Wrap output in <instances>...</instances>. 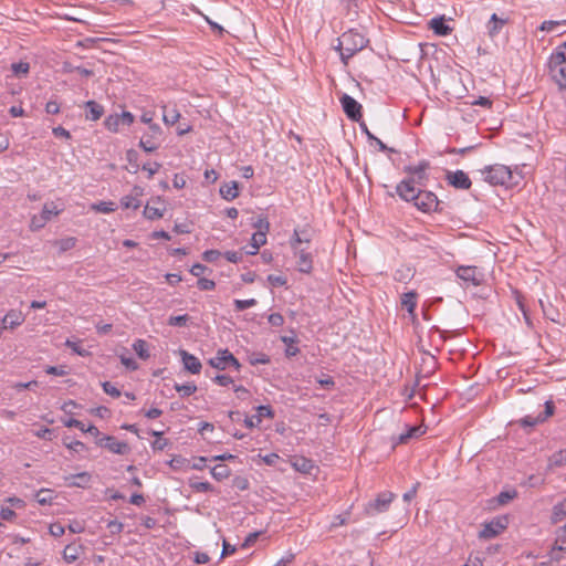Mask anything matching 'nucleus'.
Listing matches in <instances>:
<instances>
[{
  "mask_svg": "<svg viewBox=\"0 0 566 566\" xmlns=\"http://www.w3.org/2000/svg\"><path fill=\"white\" fill-rule=\"evenodd\" d=\"M455 274L465 286H479L482 282V274L478 271L476 266L460 265L455 270Z\"/></svg>",
  "mask_w": 566,
  "mask_h": 566,
  "instance_id": "obj_9",
  "label": "nucleus"
},
{
  "mask_svg": "<svg viewBox=\"0 0 566 566\" xmlns=\"http://www.w3.org/2000/svg\"><path fill=\"white\" fill-rule=\"evenodd\" d=\"M24 318L20 312L10 311L8 312L2 319V329L4 328H14L23 323Z\"/></svg>",
  "mask_w": 566,
  "mask_h": 566,
  "instance_id": "obj_21",
  "label": "nucleus"
},
{
  "mask_svg": "<svg viewBox=\"0 0 566 566\" xmlns=\"http://www.w3.org/2000/svg\"><path fill=\"white\" fill-rule=\"evenodd\" d=\"M481 172L484 180L492 186H505L513 177L511 169L500 164L488 166Z\"/></svg>",
  "mask_w": 566,
  "mask_h": 566,
  "instance_id": "obj_3",
  "label": "nucleus"
},
{
  "mask_svg": "<svg viewBox=\"0 0 566 566\" xmlns=\"http://www.w3.org/2000/svg\"><path fill=\"white\" fill-rule=\"evenodd\" d=\"M180 356L182 359L184 367L190 371L191 374H199L201 370V363L200 360L193 356L192 354L188 353L187 350H180Z\"/></svg>",
  "mask_w": 566,
  "mask_h": 566,
  "instance_id": "obj_15",
  "label": "nucleus"
},
{
  "mask_svg": "<svg viewBox=\"0 0 566 566\" xmlns=\"http://www.w3.org/2000/svg\"><path fill=\"white\" fill-rule=\"evenodd\" d=\"M339 102L342 104L343 111L346 114V116L355 122H359L363 117L361 114V105L350 95L343 94L339 98Z\"/></svg>",
  "mask_w": 566,
  "mask_h": 566,
  "instance_id": "obj_11",
  "label": "nucleus"
},
{
  "mask_svg": "<svg viewBox=\"0 0 566 566\" xmlns=\"http://www.w3.org/2000/svg\"><path fill=\"white\" fill-rule=\"evenodd\" d=\"M369 43V40L357 30L350 29L344 32L335 48L340 53V60L344 64L348 63L357 52L364 50Z\"/></svg>",
  "mask_w": 566,
  "mask_h": 566,
  "instance_id": "obj_2",
  "label": "nucleus"
},
{
  "mask_svg": "<svg viewBox=\"0 0 566 566\" xmlns=\"http://www.w3.org/2000/svg\"><path fill=\"white\" fill-rule=\"evenodd\" d=\"M401 305L408 311V313L413 314L417 307V293L415 291L403 293L401 295Z\"/></svg>",
  "mask_w": 566,
  "mask_h": 566,
  "instance_id": "obj_25",
  "label": "nucleus"
},
{
  "mask_svg": "<svg viewBox=\"0 0 566 566\" xmlns=\"http://www.w3.org/2000/svg\"><path fill=\"white\" fill-rule=\"evenodd\" d=\"M160 164L158 163H153V164H144L143 165V170L144 171H147L148 174V178H151L155 174L158 172V170L160 169Z\"/></svg>",
  "mask_w": 566,
  "mask_h": 566,
  "instance_id": "obj_62",
  "label": "nucleus"
},
{
  "mask_svg": "<svg viewBox=\"0 0 566 566\" xmlns=\"http://www.w3.org/2000/svg\"><path fill=\"white\" fill-rule=\"evenodd\" d=\"M235 311H244L247 308H250L256 304L255 298H249V300H234L233 302Z\"/></svg>",
  "mask_w": 566,
  "mask_h": 566,
  "instance_id": "obj_46",
  "label": "nucleus"
},
{
  "mask_svg": "<svg viewBox=\"0 0 566 566\" xmlns=\"http://www.w3.org/2000/svg\"><path fill=\"white\" fill-rule=\"evenodd\" d=\"M69 486L86 488L91 482V474L88 472H81L65 478Z\"/></svg>",
  "mask_w": 566,
  "mask_h": 566,
  "instance_id": "obj_20",
  "label": "nucleus"
},
{
  "mask_svg": "<svg viewBox=\"0 0 566 566\" xmlns=\"http://www.w3.org/2000/svg\"><path fill=\"white\" fill-rule=\"evenodd\" d=\"M506 20L505 19H502L500 18L496 13H493L491 15V19H490V22L488 24V28H489V33L491 35H494L496 33L500 32V30L503 28V25L505 24Z\"/></svg>",
  "mask_w": 566,
  "mask_h": 566,
  "instance_id": "obj_30",
  "label": "nucleus"
},
{
  "mask_svg": "<svg viewBox=\"0 0 566 566\" xmlns=\"http://www.w3.org/2000/svg\"><path fill=\"white\" fill-rule=\"evenodd\" d=\"M266 243V233L265 231H256L252 234L251 245L252 251H247L249 255H255L259 252V249Z\"/></svg>",
  "mask_w": 566,
  "mask_h": 566,
  "instance_id": "obj_23",
  "label": "nucleus"
},
{
  "mask_svg": "<svg viewBox=\"0 0 566 566\" xmlns=\"http://www.w3.org/2000/svg\"><path fill=\"white\" fill-rule=\"evenodd\" d=\"M15 516H17V513L13 510H11L10 507L2 506L0 509V517L2 520H4V521H12V520L15 518Z\"/></svg>",
  "mask_w": 566,
  "mask_h": 566,
  "instance_id": "obj_63",
  "label": "nucleus"
},
{
  "mask_svg": "<svg viewBox=\"0 0 566 566\" xmlns=\"http://www.w3.org/2000/svg\"><path fill=\"white\" fill-rule=\"evenodd\" d=\"M509 524L506 516H497L488 523H484L479 533V537L483 539H491L500 535Z\"/></svg>",
  "mask_w": 566,
  "mask_h": 566,
  "instance_id": "obj_6",
  "label": "nucleus"
},
{
  "mask_svg": "<svg viewBox=\"0 0 566 566\" xmlns=\"http://www.w3.org/2000/svg\"><path fill=\"white\" fill-rule=\"evenodd\" d=\"M151 434L157 437V439L151 443L153 449L154 450H164L167 447L168 441H167V439L161 438L163 432L153 431Z\"/></svg>",
  "mask_w": 566,
  "mask_h": 566,
  "instance_id": "obj_47",
  "label": "nucleus"
},
{
  "mask_svg": "<svg viewBox=\"0 0 566 566\" xmlns=\"http://www.w3.org/2000/svg\"><path fill=\"white\" fill-rule=\"evenodd\" d=\"M197 284L201 291H211L216 287L214 281L206 279V277H200L198 280Z\"/></svg>",
  "mask_w": 566,
  "mask_h": 566,
  "instance_id": "obj_56",
  "label": "nucleus"
},
{
  "mask_svg": "<svg viewBox=\"0 0 566 566\" xmlns=\"http://www.w3.org/2000/svg\"><path fill=\"white\" fill-rule=\"evenodd\" d=\"M11 70L17 76L25 75L29 73L30 65L27 62L13 63Z\"/></svg>",
  "mask_w": 566,
  "mask_h": 566,
  "instance_id": "obj_49",
  "label": "nucleus"
},
{
  "mask_svg": "<svg viewBox=\"0 0 566 566\" xmlns=\"http://www.w3.org/2000/svg\"><path fill=\"white\" fill-rule=\"evenodd\" d=\"M395 494L389 491L381 492L373 501H369L365 507L367 515H376L388 511L391 502L395 499Z\"/></svg>",
  "mask_w": 566,
  "mask_h": 566,
  "instance_id": "obj_5",
  "label": "nucleus"
},
{
  "mask_svg": "<svg viewBox=\"0 0 566 566\" xmlns=\"http://www.w3.org/2000/svg\"><path fill=\"white\" fill-rule=\"evenodd\" d=\"M139 147L143 148L146 153H153L155 151L156 149H158L159 147V144H157L155 140H154V137L150 136V137H143L139 142Z\"/></svg>",
  "mask_w": 566,
  "mask_h": 566,
  "instance_id": "obj_41",
  "label": "nucleus"
},
{
  "mask_svg": "<svg viewBox=\"0 0 566 566\" xmlns=\"http://www.w3.org/2000/svg\"><path fill=\"white\" fill-rule=\"evenodd\" d=\"M305 233H306L305 229H302V230L294 229L293 234L290 239V245H291L292 250L301 248V245L303 243L308 244L311 242V238H302V234H305Z\"/></svg>",
  "mask_w": 566,
  "mask_h": 566,
  "instance_id": "obj_26",
  "label": "nucleus"
},
{
  "mask_svg": "<svg viewBox=\"0 0 566 566\" xmlns=\"http://www.w3.org/2000/svg\"><path fill=\"white\" fill-rule=\"evenodd\" d=\"M294 256L296 258L297 270L302 273H310L313 269V256L304 248L293 250Z\"/></svg>",
  "mask_w": 566,
  "mask_h": 566,
  "instance_id": "obj_13",
  "label": "nucleus"
},
{
  "mask_svg": "<svg viewBox=\"0 0 566 566\" xmlns=\"http://www.w3.org/2000/svg\"><path fill=\"white\" fill-rule=\"evenodd\" d=\"M189 486L195 492L207 493L213 491V486L209 482L189 481Z\"/></svg>",
  "mask_w": 566,
  "mask_h": 566,
  "instance_id": "obj_38",
  "label": "nucleus"
},
{
  "mask_svg": "<svg viewBox=\"0 0 566 566\" xmlns=\"http://www.w3.org/2000/svg\"><path fill=\"white\" fill-rule=\"evenodd\" d=\"M82 549L83 548L81 545H74V544L66 545L63 551V559L69 564L74 563L75 560L78 559Z\"/></svg>",
  "mask_w": 566,
  "mask_h": 566,
  "instance_id": "obj_24",
  "label": "nucleus"
},
{
  "mask_svg": "<svg viewBox=\"0 0 566 566\" xmlns=\"http://www.w3.org/2000/svg\"><path fill=\"white\" fill-rule=\"evenodd\" d=\"M219 191L224 200H234L239 196V184L237 181L226 182L220 187Z\"/></svg>",
  "mask_w": 566,
  "mask_h": 566,
  "instance_id": "obj_19",
  "label": "nucleus"
},
{
  "mask_svg": "<svg viewBox=\"0 0 566 566\" xmlns=\"http://www.w3.org/2000/svg\"><path fill=\"white\" fill-rule=\"evenodd\" d=\"M53 499L52 491L49 489H41L35 494V500L40 505L51 504Z\"/></svg>",
  "mask_w": 566,
  "mask_h": 566,
  "instance_id": "obj_35",
  "label": "nucleus"
},
{
  "mask_svg": "<svg viewBox=\"0 0 566 566\" xmlns=\"http://www.w3.org/2000/svg\"><path fill=\"white\" fill-rule=\"evenodd\" d=\"M413 272L410 268H401L395 272V280L398 282H408L412 279Z\"/></svg>",
  "mask_w": 566,
  "mask_h": 566,
  "instance_id": "obj_40",
  "label": "nucleus"
},
{
  "mask_svg": "<svg viewBox=\"0 0 566 566\" xmlns=\"http://www.w3.org/2000/svg\"><path fill=\"white\" fill-rule=\"evenodd\" d=\"M423 433L420 427H411L406 433L400 434L399 442L405 443L408 439L419 437Z\"/></svg>",
  "mask_w": 566,
  "mask_h": 566,
  "instance_id": "obj_44",
  "label": "nucleus"
},
{
  "mask_svg": "<svg viewBox=\"0 0 566 566\" xmlns=\"http://www.w3.org/2000/svg\"><path fill=\"white\" fill-rule=\"evenodd\" d=\"M269 323L272 326L279 327L284 324V317L280 313H272L268 317Z\"/></svg>",
  "mask_w": 566,
  "mask_h": 566,
  "instance_id": "obj_61",
  "label": "nucleus"
},
{
  "mask_svg": "<svg viewBox=\"0 0 566 566\" xmlns=\"http://www.w3.org/2000/svg\"><path fill=\"white\" fill-rule=\"evenodd\" d=\"M256 411H258V413L255 416H260L261 420H262L263 417L271 418V419L274 417V411H273L272 407L269 406V405H266V406H263V405L259 406L256 408Z\"/></svg>",
  "mask_w": 566,
  "mask_h": 566,
  "instance_id": "obj_53",
  "label": "nucleus"
},
{
  "mask_svg": "<svg viewBox=\"0 0 566 566\" xmlns=\"http://www.w3.org/2000/svg\"><path fill=\"white\" fill-rule=\"evenodd\" d=\"M446 180L453 188L461 190H468L472 185L468 174L463 170L447 171Z\"/></svg>",
  "mask_w": 566,
  "mask_h": 566,
  "instance_id": "obj_12",
  "label": "nucleus"
},
{
  "mask_svg": "<svg viewBox=\"0 0 566 566\" xmlns=\"http://www.w3.org/2000/svg\"><path fill=\"white\" fill-rule=\"evenodd\" d=\"M555 406L553 401H546L545 402V410L544 412H541L538 415L542 422H544L548 417H551L554 413Z\"/></svg>",
  "mask_w": 566,
  "mask_h": 566,
  "instance_id": "obj_59",
  "label": "nucleus"
},
{
  "mask_svg": "<svg viewBox=\"0 0 566 566\" xmlns=\"http://www.w3.org/2000/svg\"><path fill=\"white\" fill-rule=\"evenodd\" d=\"M57 244H59L61 251H67L75 247L76 239L73 237L65 238V239L60 240Z\"/></svg>",
  "mask_w": 566,
  "mask_h": 566,
  "instance_id": "obj_54",
  "label": "nucleus"
},
{
  "mask_svg": "<svg viewBox=\"0 0 566 566\" xmlns=\"http://www.w3.org/2000/svg\"><path fill=\"white\" fill-rule=\"evenodd\" d=\"M163 109V122L167 126L175 125L181 117L180 112L177 109L176 106H169L164 104L161 106Z\"/></svg>",
  "mask_w": 566,
  "mask_h": 566,
  "instance_id": "obj_17",
  "label": "nucleus"
},
{
  "mask_svg": "<svg viewBox=\"0 0 566 566\" xmlns=\"http://www.w3.org/2000/svg\"><path fill=\"white\" fill-rule=\"evenodd\" d=\"M143 188L139 186H135L130 193L124 196L120 199V205L124 209H138L142 205L140 197L143 196Z\"/></svg>",
  "mask_w": 566,
  "mask_h": 566,
  "instance_id": "obj_14",
  "label": "nucleus"
},
{
  "mask_svg": "<svg viewBox=\"0 0 566 566\" xmlns=\"http://www.w3.org/2000/svg\"><path fill=\"white\" fill-rule=\"evenodd\" d=\"M175 389L181 397H188L197 391V386L193 382L176 384Z\"/></svg>",
  "mask_w": 566,
  "mask_h": 566,
  "instance_id": "obj_36",
  "label": "nucleus"
},
{
  "mask_svg": "<svg viewBox=\"0 0 566 566\" xmlns=\"http://www.w3.org/2000/svg\"><path fill=\"white\" fill-rule=\"evenodd\" d=\"M189 316L187 314H184V315H177V316H170L169 319H168V325L169 326H186L188 321H189Z\"/></svg>",
  "mask_w": 566,
  "mask_h": 566,
  "instance_id": "obj_48",
  "label": "nucleus"
},
{
  "mask_svg": "<svg viewBox=\"0 0 566 566\" xmlns=\"http://www.w3.org/2000/svg\"><path fill=\"white\" fill-rule=\"evenodd\" d=\"M282 342L286 345L285 355L287 357H294L298 354L300 349L294 345L295 339L293 337L283 336Z\"/></svg>",
  "mask_w": 566,
  "mask_h": 566,
  "instance_id": "obj_37",
  "label": "nucleus"
},
{
  "mask_svg": "<svg viewBox=\"0 0 566 566\" xmlns=\"http://www.w3.org/2000/svg\"><path fill=\"white\" fill-rule=\"evenodd\" d=\"M165 208L164 207H157L153 206L150 203H147L144 209V216L145 218L149 220H157L163 218Z\"/></svg>",
  "mask_w": 566,
  "mask_h": 566,
  "instance_id": "obj_28",
  "label": "nucleus"
},
{
  "mask_svg": "<svg viewBox=\"0 0 566 566\" xmlns=\"http://www.w3.org/2000/svg\"><path fill=\"white\" fill-rule=\"evenodd\" d=\"M566 516V497L554 505L552 512V522L558 523Z\"/></svg>",
  "mask_w": 566,
  "mask_h": 566,
  "instance_id": "obj_29",
  "label": "nucleus"
},
{
  "mask_svg": "<svg viewBox=\"0 0 566 566\" xmlns=\"http://www.w3.org/2000/svg\"><path fill=\"white\" fill-rule=\"evenodd\" d=\"M551 465L563 467L566 464V450L553 453L549 458Z\"/></svg>",
  "mask_w": 566,
  "mask_h": 566,
  "instance_id": "obj_43",
  "label": "nucleus"
},
{
  "mask_svg": "<svg viewBox=\"0 0 566 566\" xmlns=\"http://www.w3.org/2000/svg\"><path fill=\"white\" fill-rule=\"evenodd\" d=\"M133 349L140 359L146 360L150 356L148 352V345L144 339H136L133 344Z\"/></svg>",
  "mask_w": 566,
  "mask_h": 566,
  "instance_id": "obj_32",
  "label": "nucleus"
},
{
  "mask_svg": "<svg viewBox=\"0 0 566 566\" xmlns=\"http://www.w3.org/2000/svg\"><path fill=\"white\" fill-rule=\"evenodd\" d=\"M120 124L122 122L118 114H111L104 120L105 127L112 133H117Z\"/></svg>",
  "mask_w": 566,
  "mask_h": 566,
  "instance_id": "obj_33",
  "label": "nucleus"
},
{
  "mask_svg": "<svg viewBox=\"0 0 566 566\" xmlns=\"http://www.w3.org/2000/svg\"><path fill=\"white\" fill-rule=\"evenodd\" d=\"M85 108H86L85 118L87 120L96 122L104 114V107L101 104L96 103L95 101H87L85 103Z\"/></svg>",
  "mask_w": 566,
  "mask_h": 566,
  "instance_id": "obj_18",
  "label": "nucleus"
},
{
  "mask_svg": "<svg viewBox=\"0 0 566 566\" xmlns=\"http://www.w3.org/2000/svg\"><path fill=\"white\" fill-rule=\"evenodd\" d=\"M65 345H66V347L72 349L78 356L86 357L90 355V352L81 345V342H74L71 339H66Z\"/></svg>",
  "mask_w": 566,
  "mask_h": 566,
  "instance_id": "obj_39",
  "label": "nucleus"
},
{
  "mask_svg": "<svg viewBox=\"0 0 566 566\" xmlns=\"http://www.w3.org/2000/svg\"><path fill=\"white\" fill-rule=\"evenodd\" d=\"M96 444L107 449L114 454L124 455L130 452V447L128 443L118 441L114 436H102L98 440H96Z\"/></svg>",
  "mask_w": 566,
  "mask_h": 566,
  "instance_id": "obj_8",
  "label": "nucleus"
},
{
  "mask_svg": "<svg viewBox=\"0 0 566 566\" xmlns=\"http://www.w3.org/2000/svg\"><path fill=\"white\" fill-rule=\"evenodd\" d=\"M517 495V492L515 490H512V491H502L499 495H497V502L501 504V505H504L506 503H509L510 501H512L513 499H515Z\"/></svg>",
  "mask_w": 566,
  "mask_h": 566,
  "instance_id": "obj_50",
  "label": "nucleus"
},
{
  "mask_svg": "<svg viewBox=\"0 0 566 566\" xmlns=\"http://www.w3.org/2000/svg\"><path fill=\"white\" fill-rule=\"evenodd\" d=\"M566 551V536L557 534L555 544L552 548V557L555 559H559V556L555 555V552H564Z\"/></svg>",
  "mask_w": 566,
  "mask_h": 566,
  "instance_id": "obj_42",
  "label": "nucleus"
},
{
  "mask_svg": "<svg viewBox=\"0 0 566 566\" xmlns=\"http://www.w3.org/2000/svg\"><path fill=\"white\" fill-rule=\"evenodd\" d=\"M49 532L53 537H61L65 533V527L61 523H52Z\"/></svg>",
  "mask_w": 566,
  "mask_h": 566,
  "instance_id": "obj_57",
  "label": "nucleus"
},
{
  "mask_svg": "<svg viewBox=\"0 0 566 566\" xmlns=\"http://www.w3.org/2000/svg\"><path fill=\"white\" fill-rule=\"evenodd\" d=\"M268 282L273 286H284L287 283V280L283 275H268Z\"/></svg>",
  "mask_w": 566,
  "mask_h": 566,
  "instance_id": "obj_55",
  "label": "nucleus"
},
{
  "mask_svg": "<svg viewBox=\"0 0 566 566\" xmlns=\"http://www.w3.org/2000/svg\"><path fill=\"white\" fill-rule=\"evenodd\" d=\"M231 474V470L228 465L226 464H217L214 465L212 469H211V475L217 480V481H222L227 478H229Z\"/></svg>",
  "mask_w": 566,
  "mask_h": 566,
  "instance_id": "obj_31",
  "label": "nucleus"
},
{
  "mask_svg": "<svg viewBox=\"0 0 566 566\" xmlns=\"http://www.w3.org/2000/svg\"><path fill=\"white\" fill-rule=\"evenodd\" d=\"M221 255V252L218 250H207L202 253V259L206 262H216Z\"/></svg>",
  "mask_w": 566,
  "mask_h": 566,
  "instance_id": "obj_60",
  "label": "nucleus"
},
{
  "mask_svg": "<svg viewBox=\"0 0 566 566\" xmlns=\"http://www.w3.org/2000/svg\"><path fill=\"white\" fill-rule=\"evenodd\" d=\"M102 387L104 392L112 396L113 398H118L122 395L120 390L109 381L102 382Z\"/></svg>",
  "mask_w": 566,
  "mask_h": 566,
  "instance_id": "obj_51",
  "label": "nucleus"
},
{
  "mask_svg": "<svg viewBox=\"0 0 566 566\" xmlns=\"http://www.w3.org/2000/svg\"><path fill=\"white\" fill-rule=\"evenodd\" d=\"M63 208L57 207L54 202H45L40 214L32 216L30 220V230L38 231L45 227L53 217L59 216Z\"/></svg>",
  "mask_w": 566,
  "mask_h": 566,
  "instance_id": "obj_4",
  "label": "nucleus"
},
{
  "mask_svg": "<svg viewBox=\"0 0 566 566\" xmlns=\"http://www.w3.org/2000/svg\"><path fill=\"white\" fill-rule=\"evenodd\" d=\"M107 528L113 535L119 534L124 528V524L117 520H112L107 523Z\"/></svg>",
  "mask_w": 566,
  "mask_h": 566,
  "instance_id": "obj_58",
  "label": "nucleus"
},
{
  "mask_svg": "<svg viewBox=\"0 0 566 566\" xmlns=\"http://www.w3.org/2000/svg\"><path fill=\"white\" fill-rule=\"evenodd\" d=\"M430 29L440 36H446L452 32V28L446 23L443 17L432 18L429 22Z\"/></svg>",
  "mask_w": 566,
  "mask_h": 566,
  "instance_id": "obj_16",
  "label": "nucleus"
},
{
  "mask_svg": "<svg viewBox=\"0 0 566 566\" xmlns=\"http://www.w3.org/2000/svg\"><path fill=\"white\" fill-rule=\"evenodd\" d=\"M45 373L54 376H65L67 374L66 366H48Z\"/></svg>",
  "mask_w": 566,
  "mask_h": 566,
  "instance_id": "obj_52",
  "label": "nucleus"
},
{
  "mask_svg": "<svg viewBox=\"0 0 566 566\" xmlns=\"http://www.w3.org/2000/svg\"><path fill=\"white\" fill-rule=\"evenodd\" d=\"M549 73L554 82L558 85L559 90H566V64L556 67H549Z\"/></svg>",
  "mask_w": 566,
  "mask_h": 566,
  "instance_id": "obj_22",
  "label": "nucleus"
},
{
  "mask_svg": "<svg viewBox=\"0 0 566 566\" xmlns=\"http://www.w3.org/2000/svg\"><path fill=\"white\" fill-rule=\"evenodd\" d=\"M566 64V54L557 46L552 52L548 60V67H556Z\"/></svg>",
  "mask_w": 566,
  "mask_h": 566,
  "instance_id": "obj_27",
  "label": "nucleus"
},
{
  "mask_svg": "<svg viewBox=\"0 0 566 566\" xmlns=\"http://www.w3.org/2000/svg\"><path fill=\"white\" fill-rule=\"evenodd\" d=\"M270 361H271L270 357L263 353H256V354H252L250 356V364L252 366L260 365V364L266 365V364H270Z\"/></svg>",
  "mask_w": 566,
  "mask_h": 566,
  "instance_id": "obj_45",
  "label": "nucleus"
},
{
  "mask_svg": "<svg viewBox=\"0 0 566 566\" xmlns=\"http://www.w3.org/2000/svg\"><path fill=\"white\" fill-rule=\"evenodd\" d=\"M253 227L258 229V231H265V233L270 230V222L266 218H259L254 223Z\"/></svg>",
  "mask_w": 566,
  "mask_h": 566,
  "instance_id": "obj_64",
  "label": "nucleus"
},
{
  "mask_svg": "<svg viewBox=\"0 0 566 566\" xmlns=\"http://www.w3.org/2000/svg\"><path fill=\"white\" fill-rule=\"evenodd\" d=\"M92 209L101 213H112L116 210V205L113 201H99L94 203Z\"/></svg>",
  "mask_w": 566,
  "mask_h": 566,
  "instance_id": "obj_34",
  "label": "nucleus"
},
{
  "mask_svg": "<svg viewBox=\"0 0 566 566\" xmlns=\"http://www.w3.org/2000/svg\"><path fill=\"white\" fill-rule=\"evenodd\" d=\"M430 168L428 160H421L417 165H409L403 168V171L409 175L408 178H416V186H426L428 181L427 171Z\"/></svg>",
  "mask_w": 566,
  "mask_h": 566,
  "instance_id": "obj_10",
  "label": "nucleus"
},
{
  "mask_svg": "<svg viewBox=\"0 0 566 566\" xmlns=\"http://www.w3.org/2000/svg\"><path fill=\"white\" fill-rule=\"evenodd\" d=\"M397 195L407 202H413L415 207L424 213L442 211L441 201L437 195L429 190L416 188V178H405L396 186Z\"/></svg>",
  "mask_w": 566,
  "mask_h": 566,
  "instance_id": "obj_1",
  "label": "nucleus"
},
{
  "mask_svg": "<svg viewBox=\"0 0 566 566\" xmlns=\"http://www.w3.org/2000/svg\"><path fill=\"white\" fill-rule=\"evenodd\" d=\"M209 364L219 370H224L228 367H233L235 370H240V361L228 350L219 349L217 355L210 358Z\"/></svg>",
  "mask_w": 566,
  "mask_h": 566,
  "instance_id": "obj_7",
  "label": "nucleus"
}]
</instances>
